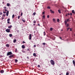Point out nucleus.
Here are the masks:
<instances>
[{
    "mask_svg": "<svg viewBox=\"0 0 75 75\" xmlns=\"http://www.w3.org/2000/svg\"><path fill=\"white\" fill-rule=\"evenodd\" d=\"M70 31H72V30H71V28H70Z\"/></svg>",
    "mask_w": 75,
    "mask_h": 75,
    "instance_id": "nucleus-56",
    "label": "nucleus"
},
{
    "mask_svg": "<svg viewBox=\"0 0 75 75\" xmlns=\"http://www.w3.org/2000/svg\"><path fill=\"white\" fill-rule=\"evenodd\" d=\"M10 19L9 18H8V19L7 20V21H10Z\"/></svg>",
    "mask_w": 75,
    "mask_h": 75,
    "instance_id": "nucleus-29",
    "label": "nucleus"
},
{
    "mask_svg": "<svg viewBox=\"0 0 75 75\" xmlns=\"http://www.w3.org/2000/svg\"><path fill=\"white\" fill-rule=\"evenodd\" d=\"M72 13H75V12L74 11V10H72Z\"/></svg>",
    "mask_w": 75,
    "mask_h": 75,
    "instance_id": "nucleus-21",
    "label": "nucleus"
},
{
    "mask_svg": "<svg viewBox=\"0 0 75 75\" xmlns=\"http://www.w3.org/2000/svg\"><path fill=\"white\" fill-rule=\"evenodd\" d=\"M23 43H25V42H24V41H23Z\"/></svg>",
    "mask_w": 75,
    "mask_h": 75,
    "instance_id": "nucleus-49",
    "label": "nucleus"
},
{
    "mask_svg": "<svg viewBox=\"0 0 75 75\" xmlns=\"http://www.w3.org/2000/svg\"><path fill=\"white\" fill-rule=\"evenodd\" d=\"M15 17V15H14L13 14L12 15V18H14V17Z\"/></svg>",
    "mask_w": 75,
    "mask_h": 75,
    "instance_id": "nucleus-25",
    "label": "nucleus"
},
{
    "mask_svg": "<svg viewBox=\"0 0 75 75\" xmlns=\"http://www.w3.org/2000/svg\"><path fill=\"white\" fill-rule=\"evenodd\" d=\"M2 14V12H0V15H1Z\"/></svg>",
    "mask_w": 75,
    "mask_h": 75,
    "instance_id": "nucleus-45",
    "label": "nucleus"
},
{
    "mask_svg": "<svg viewBox=\"0 0 75 75\" xmlns=\"http://www.w3.org/2000/svg\"><path fill=\"white\" fill-rule=\"evenodd\" d=\"M35 14H36V13H35V12H34L33 13V15H34V16H35Z\"/></svg>",
    "mask_w": 75,
    "mask_h": 75,
    "instance_id": "nucleus-31",
    "label": "nucleus"
},
{
    "mask_svg": "<svg viewBox=\"0 0 75 75\" xmlns=\"http://www.w3.org/2000/svg\"><path fill=\"white\" fill-rule=\"evenodd\" d=\"M50 62L52 65H54L55 64V63L54 62V60H53L52 59L50 61Z\"/></svg>",
    "mask_w": 75,
    "mask_h": 75,
    "instance_id": "nucleus-2",
    "label": "nucleus"
},
{
    "mask_svg": "<svg viewBox=\"0 0 75 75\" xmlns=\"http://www.w3.org/2000/svg\"><path fill=\"white\" fill-rule=\"evenodd\" d=\"M65 11V12H67V11Z\"/></svg>",
    "mask_w": 75,
    "mask_h": 75,
    "instance_id": "nucleus-62",
    "label": "nucleus"
},
{
    "mask_svg": "<svg viewBox=\"0 0 75 75\" xmlns=\"http://www.w3.org/2000/svg\"><path fill=\"white\" fill-rule=\"evenodd\" d=\"M66 75H69V73L67 72L66 74Z\"/></svg>",
    "mask_w": 75,
    "mask_h": 75,
    "instance_id": "nucleus-26",
    "label": "nucleus"
},
{
    "mask_svg": "<svg viewBox=\"0 0 75 75\" xmlns=\"http://www.w3.org/2000/svg\"><path fill=\"white\" fill-rule=\"evenodd\" d=\"M47 18H49V17H50V16H49V15H48L47 16Z\"/></svg>",
    "mask_w": 75,
    "mask_h": 75,
    "instance_id": "nucleus-35",
    "label": "nucleus"
},
{
    "mask_svg": "<svg viewBox=\"0 0 75 75\" xmlns=\"http://www.w3.org/2000/svg\"><path fill=\"white\" fill-rule=\"evenodd\" d=\"M4 8H7V7H4Z\"/></svg>",
    "mask_w": 75,
    "mask_h": 75,
    "instance_id": "nucleus-51",
    "label": "nucleus"
},
{
    "mask_svg": "<svg viewBox=\"0 0 75 75\" xmlns=\"http://www.w3.org/2000/svg\"><path fill=\"white\" fill-rule=\"evenodd\" d=\"M67 20H69L68 21H71V20H69V19H67Z\"/></svg>",
    "mask_w": 75,
    "mask_h": 75,
    "instance_id": "nucleus-39",
    "label": "nucleus"
},
{
    "mask_svg": "<svg viewBox=\"0 0 75 75\" xmlns=\"http://www.w3.org/2000/svg\"><path fill=\"white\" fill-rule=\"evenodd\" d=\"M7 23L9 24V23H10V22L9 21H7Z\"/></svg>",
    "mask_w": 75,
    "mask_h": 75,
    "instance_id": "nucleus-48",
    "label": "nucleus"
},
{
    "mask_svg": "<svg viewBox=\"0 0 75 75\" xmlns=\"http://www.w3.org/2000/svg\"><path fill=\"white\" fill-rule=\"evenodd\" d=\"M9 36L10 37H11L13 36L12 34H10L9 35Z\"/></svg>",
    "mask_w": 75,
    "mask_h": 75,
    "instance_id": "nucleus-15",
    "label": "nucleus"
},
{
    "mask_svg": "<svg viewBox=\"0 0 75 75\" xmlns=\"http://www.w3.org/2000/svg\"><path fill=\"white\" fill-rule=\"evenodd\" d=\"M22 48L23 49H24V48H25V46H24V45H22Z\"/></svg>",
    "mask_w": 75,
    "mask_h": 75,
    "instance_id": "nucleus-8",
    "label": "nucleus"
},
{
    "mask_svg": "<svg viewBox=\"0 0 75 75\" xmlns=\"http://www.w3.org/2000/svg\"><path fill=\"white\" fill-rule=\"evenodd\" d=\"M43 34H44V36L45 35V34H45V32H43Z\"/></svg>",
    "mask_w": 75,
    "mask_h": 75,
    "instance_id": "nucleus-20",
    "label": "nucleus"
},
{
    "mask_svg": "<svg viewBox=\"0 0 75 75\" xmlns=\"http://www.w3.org/2000/svg\"><path fill=\"white\" fill-rule=\"evenodd\" d=\"M67 15H68L69 16L70 14L69 13H67Z\"/></svg>",
    "mask_w": 75,
    "mask_h": 75,
    "instance_id": "nucleus-57",
    "label": "nucleus"
},
{
    "mask_svg": "<svg viewBox=\"0 0 75 75\" xmlns=\"http://www.w3.org/2000/svg\"><path fill=\"white\" fill-rule=\"evenodd\" d=\"M58 11L59 13H61V11L60 10H58Z\"/></svg>",
    "mask_w": 75,
    "mask_h": 75,
    "instance_id": "nucleus-23",
    "label": "nucleus"
},
{
    "mask_svg": "<svg viewBox=\"0 0 75 75\" xmlns=\"http://www.w3.org/2000/svg\"><path fill=\"white\" fill-rule=\"evenodd\" d=\"M70 15V16H72V13H71Z\"/></svg>",
    "mask_w": 75,
    "mask_h": 75,
    "instance_id": "nucleus-47",
    "label": "nucleus"
},
{
    "mask_svg": "<svg viewBox=\"0 0 75 75\" xmlns=\"http://www.w3.org/2000/svg\"><path fill=\"white\" fill-rule=\"evenodd\" d=\"M45 15H43V18H45Z\"/></svg>",
    "mask_w": 75,
    "mask_h": 75,
    "instance_id": "nucleus-38",
    "label": "nucleus"
},
{
    "mask_svg": "<svg viewBox=\"0 0 75 75\" xmlns=\"http://www.w3.org/2000/svg\"><path fill=\"white\" fill-rule=\"evenodd\" d=\"M45 13V12H43L42 13V14H44Z\"/></svg>",
    "mask_w": 75,
    "mask_h": 75,
    "instance_id": "nucleus-43",
    "label": "nucleus"
},
{
    "mask_svg": "<svg viewBox=\"0 0 75 75\" xmlns=\"http://www.w3.org/2000/svg\"><path fill=\"white\" fill-rule=\"evenodd\" d=\"M1 19L2 20H3V19H4V17H2L1 18Z\"/></svg>",
    "mask_w": 75,
    "mask_h": 75,
    "instance_id": "nucleus-40",
    "label": "nucleus"
},
{
    "mask_svg": "<svg viewBox=\"0 0 75 75\" xmlns=\"http://www.w3.org/2000/svg\"><path fill=\"white\" fill-rule=\"evenodd\" d=\"M17 61H18V60H17V59H16L15 60V62L16 63H17Z\"/></svg>",
    "mask_w": 75,
    "mask_h": 75,
    "instance_id": "nucleus-18",
    "label": "nucleus"
},
{
    "mask_svg": "<svg viewBox=\"0 0 75 75\" xmlns=\"http://www.w3.org/2000/svg\"><path fill=\"white\" fill-rule=\"evenodd\" d=\"M74 36H75V34H74Z\"/></svg>",
    "mask_w": 75,
    "mask_h": 75,
    "instance_id": "nucleus-63",
    "label": "nucleus"
},
{
    "mask_svg": "<svg viewBox=\"0 0 75 75\" xmlns=\"http://www.w3.org/2000/svg\"><path fill=\"white\" fill-rule=\"evenodd\" d=\"M9 46L10 45H9V44H8L6 45V46L7 47H9Z\"/></svg>",
    "mask_w": 75,
    "mask_h": 75,
    "instance_id": "nucleus-10",
    "label": "nucleus"
},
{
    "mask_svg": "<svg viewBox=\"0 0 75 75\" xmlns=\"http://www.w3.org/2000/svg\"><path fill=\"white\" fill-rule=\"evenodd\" d=\"M68 21H69V20L67 19V20H65L64 21V23H65V25L66 27H69V24L67 23L68 22Z\"/></svg>",
    "mask_w": 75,
    "mask_h": 75,
    "instance_id": "nucleus-1",
    "label": "nucleus"
},
{
    "mask_svg": "<svg viewBox=\"0 0 75 75\" xmlns=\"http://www.w3.org/2000/svg\"><path fill=\"white\" fill-rule=\"evenodd\" d=\"M59 75H61V74H60Z\"/></svg>",
    "mask_w": 75,
    "mask_h": 75,
    "instance_id": "nucleus-64",
    "label": "nucleus"
},
{
    "mask_svg": "<svg viewBox=\"0 0 75 75\" xmlns=\"http://www.w3.org/2000/svg\"><path fill=\"white\" fill-rule=\"evenodd\" d=\"M33 56H34V57H36V54H35V53H33Z\"/></svg>",
    "mask_w": 75,
    "mask_h": 75,
    "instance_id": "nucleus-13",
    "label": "nucleus"
},
{
    "mask_svg": "<svg viewBox=\"0 0 75 75\" xmlns=\"http://www.w3.org/2000/svg\"><path fill=\"white\" fill-rule=\"evenodd\" d=\"M22 52H25V51H23V52L22 51Z\"/></svg>",
    "mask_w": 75,
    "mask_h": 75,
    "instance_id": "nucleus-61",
    "label": "nucleus"
},
{
    "mask_svg": "<svg viewBox=\"0 0 75 75\" xmlns=\"http://www.w3.org/2000/svg\"><path fill=\"white\" fill-rule=\"evenodd\" d=\"M38 67H40V65H38Z\"/></svg>",
    "mask_w": 75,
    "mask_h": 75,
    "instance_id": "nucleus-50",
    "label": "nucleus"
},
{
    "mask_svg": "<svg viewBox=\"0 0 75 75\" xmlns=\"http://www.w3.org/2000/svg\"><path fill=\"white\" fill-rule=\"evenodd\" d=\"M20 16H18V19H20Z\"/></svg>",
    "mask_w": 75,
    "mask_h": 75,
    "instance_id": "nucleus-30",
    "label": "nucleus"
},
{
    "mask_svg": "<svg viewBox=\"0 0 75 75\" xmlns=\"http://www.w3.org/2000/svg\"><path fill=\"white\" fill-rule=\"evenodd\" d=\"M53 21L54 23H55L56 22H55V19L54 18H53Z\"/></svg>",
    "mask_w": 75,
    "mask_h": 75,
    "instance_id": "nucleus-11",
    "label": "nucleus"
},
{
    "mask_svg": "<svg viewBox=\"0 0 75 75\" xmlns=\"http://www.w3.org/2000/svg\"><path fill=\"white\" fill-rule=\"evenodd\" d=\"M22 21H23L24 23H25V20H24L23 19H22Z\"/></svg>",
    "mask_w": 75,
    "mask_h": 75,
    "instance_id": "nucleus-22",
    "label": "nucleus"
},
{
    "mask_svg": "<svg viewBox=\"0 0 75 75\" xmlns=\"http://www.w3.org/2000/svg\"><path fill=\"white\" fill-rule=\"evenodd\" d=\"M9 13V11H7V12L6 13V15L7 16H8V13Z\"/></svg>",
    "mask_w": 75,
    "mask_h": 75,
    "instance_id": "nucleus-6",
    "label": "nucleus"
},
{
    "mask_svg": "<svg viewBox=\"0 0 75 75\" xmlns=\"http://www.w3.org/2000/svg\"><path fill=\"white\" fill-rule=\"evenodd\" d=\"M16 41L17 40H16L14 39V40H13V42H14V43H15V42H16Z\"/></svg>",
    "mask_w": 75,
    "mask_h": 75,
    "instance_id": "nucleus-16",
    "label": "nucleus"
},
{
    "mask_svg": "<svg viewBox=\"0 0 75 75\" xmlns=\"http://www.w3.org/2000/svg\"><path fill=\"white\" fill-rule=\"evenodd\" d=\"M59 38L61 40H63L62 39V38H61V37H59Z\"/></svg>",
    "mask_w": 75,
    "mask_h": 75,
    "instance_id": "nucleus-37",
    "label": "nucleus"
},
{
    "mask_svg": "<svg viewBox=\"0 0 75 75\" xmlns=\"http://www.w3.org/2000/svg\"><path fill=\"white\" fill-rule=\"evenodd\" d=\"M30 51V50L29 49H27V51Z\"/></svg>",
    "mask_w": 75,
    "mask_h": 75,
    "instance_id": "nucleus-28",
    "label": "nucleus"
},
{
    "mask_svg": "<svg viewBox=\"0 0 75 75\" xmlns=\"http://www.w3.org/2000/svg\"><path fill=\"white\" fill-rule=\"evenodd\" d=\"M38 26H40V24L38 23Z\"/></svg>",
    "mask_w": 75,
    "mask_h": 75,
    "instance_id": "nucleus-53",
    "label": "nucleus"
},
{
    "mask_svg": "<svg viewBox=\"0 0 75 75\" xmlns=\"http://www.w3.org/2000/svg\"><path fill=\"white\" fill-rule=\"evenodd\" d=\"M50 31H52V28H50Z\"/></svg>",
    "mask_w": 75,
    "mask_h": 75,
    "instance_id": "nucleus-24",
    "label": "nucleus"
},
{
    "mask_svg": "<svg viewBox=\"0 0 75 75\" xmlns=\"http://www.w3.org/2000/svg\"><path fill=\"white\" fill-rule=\"evenodd\" d=\"M17 48H16L15 50V52H17Z\"/></svg>",
    "mask_w": 75,
    "mask_h": 75,
    "instance_id": "nucleus-41",
    "label": "nucleus"
},
{
    "mask_svg": "<svg viewBox=\"0 0 75 75\" xmlns=\"http://www.w3.org/2000/svg\"><path fill=\"white\" fill-rule=\"evenodd\" d=\"M73 64H75V62L74 60H73Z\"/></svg>",
    "mask_w": 75,
    "mask_h": 75,
    "instance_id": "nucleus-19",
    "label": "nucleus"
},
{
    "mask_svg": "<svg viewBox=\"0 0 75 75\" xmlns=\"http://www.w3.org/2000/svg\"><path fill=\"white\" fill-rule=\"evenodd\" d=\"M3 16H4V17H5V15L4 14L3 15Z\"/></svg>",
    "mask_w": 75,
    "mask_h": 75,
    "instance_id": "nucleus-54",
    "label": "nucleus"
},
{
    "mask_svg": "<svg viewBox=\"0 0 75 75\" xmlns=\"http://www.w3.org/2000/svg\"><path fill=\"white\" fill-rule=\"evenodd\" d=\"M35 24H33V25H35Z\"/></svg>",
    "mask_w": 75,
    "mask_h": 75,
    "instance_id": "nucleus-59",
    "label": "nucleus"
},
{
    "mask_svg": "<svg viewBox=\"0 0 75 75\" xmlns=\"http://www.w3.org/2000/svg\"><path fill=\"white\" fill-rule=\"evenodd\" d=\"M29 39L30 40H31V38H32V35H31V34H30L29 35Z\"/></svg>",
    "mask_w": 75,
    "mask_h": 75,
    "instance_id": "nucleus-5",
    "label": "nucleus"
},
{
    "mask_svg": "<svg viewBox=\"0 0 75 75\" xmlns=\"http://www.w3.org/2000/svg\"><path fill=\"white\" fill-rule=\"evenodd\" d=\"M67 14H66V16H67Z\"/></svg>",
    "mask_w": 75,
    "mask_h": 75,
    "instance_id": "nucleus-60",
    "label": "nucleus"
},
{
    "mask_svg": "<svg viewBox=\"0 0 75 75\" xmlns=\"http://www.w3.org/2000/svg\"><path fill=\"white\" fill-rule=\"evenodd\" d=\"M12 57H13V55H11L9 56V58H12Z\"/></svg>",
    "mask_w": 75,
    "mask_h": 75,
    "instance_id": "nucleus-17",
    "label": "nucleus"
},
{
    "mask_svg": "<svg viewBox=\"0 0 75 75\" xmlns=\"http://www.w3.org/2000/svg\"><path fill=\"white\" fill-rule=\"evenodd\" d=\"M50 11L51 13H54V11H52V10H51V9H50Z\"/></svg>",
    "mask_w": 75,
    "mask_h": 75,
    "instance_id": "nucleus-7",
    "label": "nucleus"
},
{
    "mask_svg": "<svg viewBox=\"0 0 75 75\" xmlns=\"http://www.w3.org/2000/svg\"><path fill=\"white\" fill-rule=\"evenodd\" d=\"M1 73V74H3V73H4V70H2L0 71Z\"/></svg>",
    "mask_w": 75,
    "mask_h": 75,
    "instance_id": "nucleus-9",
    "label": "nucleus"
},
{
    "mask_svg": "<svg viewBox=\"0 0 75 75\" xmlns=\"http://www.w3.org/2000/svg\"><path fill=\"white\" fill-rule=\"evenodd\" d=\"M27 59H29V57H27Z\"/></svg>",
    "mask_w": 75,
    "mask_h": 75,
    "instance_id": "nucleus-44",
    "label": "nucleus"
},
{
    "mask_svg": "<svg viewBox=\"0 0 75 75\" xmlns=\"http://www.w3.org/2000/svg\"><path fill=\"white\" fill-rule=\"evenodd\" d=\"M5 11H7V9H6L5 10Z\"/></svg>",
    "mask_w": 75,
    "mask_h": 75,
    "instance_id": "nucleus-58",
    "label": "nucleus"
},
{
    "mask_svg": "<svg viewBox=\"0 0 75 75\" xmlns=\"http://www.w3.org/2000/svg\"><path fill=\"white\" fill-rule=\"evenodd\" d=\"M6 5L8 7H9V6H10V4L9 3L7 4Z\"/></svg>",
    "mask_w": 75,
    "mask_h": 75,
    "instance_id": "nucleus-14",
    "label": "nucleus"
},
{
    "mask_svg": "<svg viewBox=\"0 0 75 75\" xmlns=\"http://www.w3.org/2000/svg\"><path fill=\"white\" fill-rule=\"evenodd\" d=\"M23 16V13L22 12H21V16Z\"/></svg>",
    "mask_w": 75,
    "mask_h": 75,
    "instance_id": "nucleus-34",
    "label": "nucleus"
},
{
    "mask_svg": "<svg viewBox=\"0 0 75 75\" xmlns=\"http://www.w3.org/2000/svg\"><path fill=\"white\" fill-rule=\"evenodd\" d=\"M70 29V28H68L67 29V31H68V30Z\"/></svg>",
    "mask_w": 75,
    "mask_h": 75,
    "instance_id": "nucleus-46",
    "label": "nucleus"
},
{
    "mask_svg": "<svg viewBox=\"0 0 75 75\" xmlns=\"http://www.w3.org/2000/svg\"><path fill=\"white\" fill-rule=\"evenodd\" d=\"M11 27H12V25H11L9 26H8V28H11Z\"/></svg>",
    "mask_w": 75,
    "mask_h": 75,
    "instance_id": "nucleus-12",
    "label": "nucleus"
},
{
    "mask_svg": "<svg viewBox=\"0 0 75 75\" xmlns=\"http://www.w3.org/2000/svg\"><path fill=\"white\" fill-rule=\"evenodd\" d=\"M33 23H36V21H33Z\"/></svg>",
    "mask_w": 75,
    "mask_h": 75,
    "instance_id": "nucleus-27",
    "label": "nucleus"
},
{
    "mask_svg": "<svg viewBox=\"0 0 75 75\" xmlns=\"http://www.w3.org/2000/svg\"><path fill=\"white\" fill-rule=\"evenodd\" d=\"M57 22H59V19H57Z\"/></svg>",
    "mask_w": 75,
    "mask_h": 75,
    "instance_id": "nucleus-33",
    "label": "nucleus"
},
{
    "mask_svg": "<svg viewBox=\"0 0 75 75\" xmlns=\"http://www.w3.org/2000/svg\"><path fill=\"white\" fill-rule=\"evenodd\" d=\"M47 8H49V9H50L51 8H50V6H48L47 7Z\"/></svg>",
    "mask_w": 75,
    "mask_h": 75,
    "instance_id": "nucleus-32",
    "label": "nucleus"
},
{
    "mask_svg": "<svg viewBox=\"0 0 75 75\" xmlns=\"http://www.w3.org/2000/svg\"><path fill=\"white\" fill-rule=\"evenodd\" d=\"M19 32V30H17V33H18V32Z\"/></svg>",
    "mask_w": 75,
    "mask_h": 75,
    "instance_id": "nucleus-52",
    "label": "nucleus"
},
{
    "mask_svg": "<svg viewBox=\"0 0 75 75\" xmlns=\"http://www.w3.org/2000/svg\"><path fill=\"white\" fill-rule=\"evenodd\" d=\"M35 48V47H36V45H34L33 46Z\"/></svg>",
    "mask_w": 75,
    "mask_h": 75,
    "instance_id": "nucleus-42",
    "label": "nucleus"
},
{
    "mask_svg": "<svg viewBox=\"0 0 75 75\" xmlns=\"http://www.w3.org/2000/svg\"><path fill=\"white\" fill-rule=\"evenodd\" d=\"M12 54V52H9L7 53V56H8L10 55H11Z\"/></svg>",
    "mask_w": 75,
    "mask_h": 75,
    "instance_id": "nucleus-3",
    "label": "nucleus"
},
{
    "mask_svg": "<svg viewBox=\"0 0 75 75\" xmlns=\"http://www.w3.org/2000/svg\"><path fill=\"white\" fill-rule=\"evenodd\" d=\"M42 44H43V45H45V43H43Z\"/></svg>",
    "mask_w": 75,
    "mask_h": 75,
    "instance_id": "nucleus-36",
    "label": "nucleus"
},
{
    "mask_svg": "<svg viewBox=\"0 0 75 75\" xmlns=\"http://www.w3.org/2000/svg\"><path fill=\"white\" fill-rule=\"evenodd\" d=\"M4 13H6V12L4 11L3 12Z\"/></svg>",
    "mask_w": 75,
    "mask_h": 75,
    "instance_id": "nucleus-55",
    "label": "nucleus"
},
{
    "mask_svg": "<svg viewBox=\"0 0 75 75\" xmlns=\"http://www.w3.org/2000/svg\"><path fill=\"white\" fill-rule=\"evenodd\" d=\"M6 31L7 33H10V29H6Z\"/></svg>",
    "mask_w": 75,
    "mask_h": 75,
    "instance_id": "nucleus-4",
    "label": "nucleus"
}]
</instances>
